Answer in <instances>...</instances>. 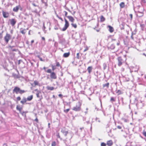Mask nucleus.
<instances>
[{
    "mask_svg": "<svg viewBox=\"0 0 146 146\" xmlns=\"http://www.w3.org/2000/svg\"><path fill=\"white\" fill-rule=\"evenodd\" d=\"M20 33L23 35H25L26 32V29H23L21 28L20 29Z\"/></svg>",
    "mask_w": 146,
    "mask_h": 146,
    "instance_id": "obj_16",
    "label": "nucleus"
},
{
    "mask_svg": "<svg viewBox=\"0 0 146 146\" xmlns=\"http://www.w3.org/2000/svg\"><path fill=\"white\" fill-rule=\"evenodd\" d=\"M46 68L45 67H44L43 68V69L45 70V71L46 72Z\"/></svg>",
    "mask_w": 146,
    "mask_h": 146,
    "instance_id": "obj_49",
    "label": "nucleus"
},
{
    "mask_svg": "<svg viewBox=\"0 0 146 146\" xmlns=\"http://www.w3.org/2000/svg\"><path fill=\"white\" fill-rule=\"evenodd\" d=\"M47 89L48 90H52L54 89V88L53 87L47 86L46 87Z\"/></svg>",
    "mask_w": 146,
    "mask_h": 146,
    "instance_id": "obj_23",
    "label": "nucleus"
},
{
    "mask_svg": "<svg viewBox=\"0 0 146 146\" xmlns=\"http://www.w3.org/2000/svg\"><path fill=\"white\" fill-rule=\"evenodd\" d=\"M57 136L59 138H60V136L59 135V134H58V135H57Z\"/></svg>",
    "mask_w": 146,
    "mask_h": 146,
    "instance_id": "obj_59",
    "label": "nucleus"
},
{
    "mask_svg": "<svg viewBox=\"0 0 146 146\" xmlns=\"http://www.w3.org/2000/svg\"><path fill=\"white\" fill-rule=\"evenodd\" d=\"M3 37V34L2 33H0V39L2 38Z\"/></svg>",
    "mask_w": 146,
    "mask_h": 146,
    "instance_id": "obj_41",
    "label": "nucleus"
},
{
    "mask_svg": "<svg viewBox=\"0 0 146 146\" xmlns=\"http://www.w3.org/2000/svg\"><path fill=\"white\" fill-rule=\"evenodd\" d=\"M50 123H48V128H50Z\"/></svg>",
    "mask_w": 146,
    "mask_h": 146,
    "instance_id": "obj_58",
    "label": "nucleus"
},
{
    "mask_svg": "<svg viewBox=\"0 0 146 146\" xmlns=\"http://www.w3.org/2000/svg\"><path fill=\"white\" fill-rule=\"evenodd\" d=\"M10 24L12 26H14L17 22L16 20L14 19H10Z\"/></svg>",
    "mask_w": 146,
    "mask_h": 146,
    "instance_id": "obj_8",
    "label": "nucleus"
},
{
    "mask_svg": "<svg viewBox=\"0 0 146 146\" xmlns=\"http://www.w3.org/2000/svg\"><path fill=\"white\" fill-rule=\"evenodd\" d=\"M105 20V18L104 17L103 15L100 16V21L101 22H103Z\"/></svg>",
    "mask_w": 146,
    "mask_h": 146,
    "instance_id": "obj_24",
    "label": "nucleus"
},
{
    "mask_svg": "<svg viewBox=\"0 0 146 146\" xmlns=\"http://www.w3.org/2000/svg\"><path fill=\"white\" fill-rule=\"evenodd\" d=\"M58 18L60 19L62 21H63V19L61 17H58Z\"/></svg>",
    "mask_w": 146,
    "mask_h": 146,
    "instance_id": "obj_44",
    "label": "nucleus"
},
{
    "mask_svg": "<svg viewBox=\"0 0 146 146\" xmlns=\"http://www.w3.org/2000/svg\"><path fill=\"white\" fill-rule=\"evenodd\" d=\"M117 93L118 95H120L122 94V92L120 90H117V92H116Z\"/></svg>",
    "mask_w": 146,
    "mask_h": 146,
    "instance_id": "obj_27",
    "label": "nucleus"
},
{
    "mask_svg": "<svg viewBox=\"0 0 146 146\" xmlns=\"http://www.w3.org/2000/svg\"><path fill=\"white\" fill-rule=\"evenodd\" d=\"M65 129H66L64 127V129L61 130V132L64 134L65 136H66L68 133V131H66Z\"/></svg>",
    "mask_w": 146,
    "mask_h": 146,
    "instance_id": "obj_9",
    "label": "nucleus"
},
{
    "mask_svg": "<svg viewBox=\"0 0 146 146\" xmlns=\"http://www.w3.org/2000/svg\"><path fill=\"white\" fill-rule=\"evenodd\" d=\"M11 35L10 34L7 33L4 37L5 41L7 44L8 43L9 41L11 39Z\"/></svg>",
    "mask_w": 146,
    "mask_h": 146,
    "instance_id": "obj_6",
    "label": "nucleus"
},
{
    "mask_svg": "<svg viewBox=\"0 0 146 146\" xmlns=\"http://www.w3.org/2000/svg\"><path fill=\"white\" fill-rule=\"evenodd\" d=\"M35 91H37V92L36 94V96L37 98H39L40 97L39 94L41 93V92L40 91L38 90L37 89H36L35 90Z\"/></svg>",
    "mask_w": 146,
    "mask_h": 146,
    "instance_id": "obj_19",
    "label": "nucleus"
},
{
    "mask_svg": "<svg viewBox=\"0 0 146 146\" xmlns=\"http://www.w3.org/2000/svg\"><path fill=\"white\" fill-rule=\"evenodd\" d=\"M115 48L114 45L113 44H112L111 45V46L110 47V48L112 49H113Z\"/></svg>",
    "mask_w": 146,
    "mask_h": 146,
    "instance_id": "obj_39",
    "label": "nucleus"
},
{
    "mask_svg": "<svg viewBox=\"0 0 146 146\" xmlns=\"http://www.w3.org/2000/svg\"><path fill=\"white\" fill-rule=\"evenodd\" d=\"M113 141L111 140L108 141H107L106 144L108 146H111L113 145Z\"/></svg>",
    "mask_w": 146,
    "mask_h": 146,
    "instance_id": "obj_10",
    "label": "nucleus"
},
{
    "mask_svg": "<svg viewBox=\"0 0 146 146\" xmlns=\"http://www.w3.org/2000/svg\"><path fill=\"white\" fill-rule=\"evenodd\" d=\"M116 42H117L116 44H117V45L118 46L120 45V42L119 40H118Z\"/></svg>",
    "mask_w": 146,
    "mask_h": 146,
    "instance_id": "obj_38",
    "label": "nucleus"
},
{
    "mask_svg": "<svg viewBox=\"0 0 146 146\" xmlns=\"http://www.w3.org/2000/svg\"><path fill=\"white\" fill-rule=\"evenodd\" d=\"M124 70H125V69L123 68H121V71L122 72H123L124 71Z\"/></svg>",
    "mask_w": 146,
    "mask_h": 146,
    "instance_id": "obj_42",
    "label": "nucleus"
},
{
    "mask_svg": "<svg viewBox=\"0 0 146 146\" xmlns=\"http://www.w3.org/2000/svg\"><path fill=\"white\" fill-rule=\"evenodd\" d=\"M26 92V91L24 90H22L18 87H15L14 89L13 90V93H15L16 94H18V93L20 94H22Z\"/></svg>",
    "mask_w": 146,
    "mask_h": 146,
    "instance_id": "obj_3",
    "label": "nucleus"
},
{
    "mask_svg": "<svg viewBox=\"0 0 146 146\" xmlns=\"http://www.w3.org/2000/svg\"><path fill=\"white\" fill-rule=\"evenodd\" d=\"M70 52H68L67 53H64L63 55V56L64 58H67L70 55Z\"/></svg>",
    "mask_w": 146,
    "mask_h": 146,
    "instance_id": "obj_18",
    "label": "nucleus"
},
{
    "mask_svg": "<svg viewBox=\"0 0 146 146\" xmlns=\"http://www.w3.org/2000/svg\"><path fill=\"white\" fill-rule=\"evenodd\" d=\"M82 103L80 101H78L76 104V106L72 108V110L76 111H80L81 109Z\"/></svg>",
    "mask_w": 146,
    "mask_h": 146,
    "instance_id": "obj_2",
    "label": "nucleus"
},
{
    "mask_svg": "<svg viewBox=\"0 0 146 146\" xmlns=\"http://www.w3.org/2000/svg\"><path fill=\"white\" fill-rule=\"evenodd\" d=\"M67 18L69 19V21L71 23H73L75 20L74 18L71 16H68Z\"/></svg>",
    "mask_w": 146,
    "mask_h": 146,
    "instance_id": "obj_11",
    "label": "nucleus"
},
{
    "mask_svg": "<svg viewBox=\"0 0 146 146\" xmlns=\"http://www.w3.org/2000/svg\"><path fill=\"white\" fill-rule=\"evenodd\" d=\"M143 135L145 137H146V131L144 130L143 132Z\"/></svg>",
    "mask_w": 146,
    "mask_h": 146,
    "instance_id": "obj_34",
    "label": "nucleus"
},
{
    "mask_svg": "<svg viewBox=\"0 0 146 146\" xmlns=\"http://www.w3.org/2000/svg\"><path fill=\"white\" fill-rule=\"evenodd\" d=\"M17 101H19L21 100V98L20 96H18L17 98Z\"/></svg>",
    "mask_w": 146,
    "mask_h": 146,
    "instance_id": "obj_35",
    "label": "nucleus"
},
{
    "mask_svg": "<svg viewBox=\"0 0 146 146\" xmlns=\"http://www.w3.org/2000/svg\"><path fill=\"white\" fill-rule=\"evenodd\" d=\"M56 145V143L55 141H53L51 144L52 146H55Z\"/></svg>",
    "mask_w": 146,
    "mask_h": 146,
    "instance_id": "obj_28",
    "label": "nucleus"
},
{
    "mask_svg": "<svg viewBox=\"0 0 146 146\" xmlns=\"http://www.w3.org/2000/svg\"><path fill=\"white\" fill-rule=\"evenodd\" d=\"M71 25L72 27H74L75 29L77 27V25L75 23H72L71 24Z\"/></svg>",
    "mask_w": 146,
    "mask_h": 146,
    "instance_id": "obj_25",
    "label": "nucleus"
},
{
    "mask_svg": "<svg viewBox=\"0 0 146 146\" xmlns=\"http://www.w3.org/2000/svg\"><path fill=\"white\" fill-rule=\"evenodd\" d=\"M35 121H36V122L37 123H38V119H37V118H36L35 119Z\"/></svg>",
    "mask_w": 146,
    "mask_h": 146,
    "instance_id": "obj_43",
    "label": "nucleus"
},
{
    "mask_svg": "<svg viewBox=\"0 0 146 146\" xmlns=\"http://www.w3.org/2000/svg\"><path fill=\"white\" fill-rule=\"evenodd\" d=\"M17 51V50L16 49H13L12 50V51H13H13Z\"/></svg>",
    "mask_w": 146,
    "mask_h": 146,
    "instance_id": "obj_51",
    "label": "nucleus"
},
{
    "mask_svg": "<svg viewBox=\"0 0 146 146\" xmlns=\"http://www.w3.org/2000/svg\"><path fill=\"white\" fill-rule=\"evenodd\" d=\"M108 27L109 28V31L110 33H112L114 31V30L113 27L110 25H108Z\"/></svg>",
    "mask_w": 146,
    "mask_h": 146,
    "instance_id": "obj_17",
    "label": "nucleus"
},
{
    "mask_svg": "<svg viewBox=\"0 0 146 146\" xmlns=\"http://www.w3.org/2000/svg\"><path fill=\"white\" fill-rule=\"evenodd\" d=\"M20 60H19V63H18V64H20Z\"/></svg>",
    "mask_w": 146,
    "mask_h": 146,
    "instance_id": "obj_63",
    "label": "nucleus"
},
{
    "mask_svg": "<svg viewBox=\"0 0 146 146\" xmlns=\"http://www.w3.org/2000/svg\"><path fill=\"white\" fill-rule=\"evenodd\" d=\"M142 1L144 3H145L146 2V0H142Z\"/></svg>",
    "mask_w": 146,
    "mask_h": 146,
    "instance_id": "obj_50",
    "label": "nucleus"
},
{
    "mask_svg": "<svg viewBox=\"0 0 146 146\" xmlns=\"http://www.w3.org/2000/svg\"><path fill=\"white\" fill-rule=\"evenodd\" d=\"M33 98V95H31L30 96H28L27 98V101H31Z\"/></svg>",
    "mask_w": 146,
    "mask_h": 146,
    "instance_id": "obj_20",
    "label": "nucleus"
},
{
    "mask_svg": "<svg viewBox=\"0 0 146 146\" xmlns=\"http://www.w3.org/2000/svg\"><path fill=\"white\" fill-rule=\"evenodd\" d=\"M124 56L125 57L124 59H123L121 56H119L117 58V65L119 66H121L126 62L127 60L126 55H125Z\"/></svg>",
    "mask_w": 146,
    "mask_h": 146,
    "instance_id": "obj_1",
    "label": "nucleus"
},
{
    "mask_svg": "<svg viewBox=\"0 0 146 146\" xmlns=\"http://www.w3.org/2000/svg\"><path fill=\"white\" fill-rule=\"evenodd\" d=\"M38 57L39 58L40 60L41 61H43L42 58L40 57L39 56H38Z\"/></svg>",
    "mask_w": 146,
    "mask_h": 146,
    "instance_id": "obj_40",
    "label": "nucleus"
},
{
    "mask_svg": "<svg viewBox=\"0 0 146 146\" xmlns=\"http://www.w3.org/2000/svg\"><path fill=\"white\" fill-rule=\"evenodd\" d=\"M27 101V98L25 97H23L22 99V100L20 102L22 104H26V102Z\"/></svg>",
    "mask_w": 146,
    "mask_h": 146,
    "instance_id": "obj_14",
    "label": "nucleus"
},
{
    "mask_svg": "<svg viewBox=\"0 0 146 146\" xmlns=\"http://www.w3.org/2000/svg\"><path fill=\"white\" fill-rule=\"evenodd\" d=\"M21 7L20 5H18L14 7L13 9V11L15 12H17L18 11L19 8Z\"/></svg>",
    "mask_w": 146,
    "mask_h": 146,
    "instance_id": "obj_13",
    "label": "nucleus"
},
{
    "mask_svg": "<svg viewBox=\"0 0 146 146\" xmlns=\"http://www.w3.org/2000/svg\"><path fill=\"white\" fill-rule=\"evenodd\" d=\"M76 58L78 59H79L80 58L79 53H77L76 54Z\"/></svg>",
    "mask_w": 146,
    "mask_h": 146,
    "instance_id": "obj_30",
    "label": "nucleus"
},
{
    "mask_svg": "<svg viewBox=\"0 0 146 146\" xmlns=\"http://www.w3.org/2000/svg\"><path fill=\"white\" fill-rule=\"evenodd\" d=\"M131 38L133 40H134V37L133 36V35H132L131 36Z\"/></svg>",
    "mask_w": 146,
    "mask_h": 146,
    "instance_id": "obj_47",
    "label": "nucleus"
},
{
    "mask_svg": "<svg viewBox=\"0 0 146 146\" xmlns=\"http://www.w3.org/2000/svg\"><path fill=\"white\" fill-rule=\"evenodd\" d=\"M110 85V83L109 82H107L106 84H104L103 85V88H109Z\"/></svg>",
    "mask_w": 146,
    "mask_h": 146,
    "instance_id": "obj_15",
    "label": "nucleus"
},
{
    "mask_svg": "<svg viewBox=\"0 0 146 146\" xmlns=\"http://www.w3.org/2000/svg\"><path fill=\"white\" fill-rule=\"evenodd\" d=\"M34 84L35 86L39 85V83L36 80H35L34 81Z\"/></svg>",
    "mask_w": 146,
    "mask_h": 146,
    "instance_id": "obj_26",
    "label": "nucleus"
},
{
    "mask_svg": "<svg viewBox=\"0 0 146 146\" xmlns=\"http://www.w3.org/2000/svg\"><path fill=\"white\" fill-rule=\"evenodd\" d=\"M42 40H44V41L45 40V39L44 37H42Z\"/></svg>",
    "mask_w": 146,
    "mask_h": 146,
    "instance_id": "obj_55",
    "label": "nucleus"
},
{
    "mask_svg": "<svg viewBox=\"0 0 146 146\" xmlns=\"http://www.w3.org/2000/svg\"><path fill=\"white\" fill-rule=\"evenodd\" d=\"M110 100L111 101L114 102L115 101V100L113 97H111L110 99Z\"/></svg>",
    "mask_w": 146,
    "mask_h": 146,
    "instance_id": "obj_36",
    "label": "nucleus"
},
{
    "mask_svg": "<svg viewBox=\"0 0 146 146\" xmlns=\"http://www.w3.org/2000/svg\"><path fill=\"white\" fill-rule=\"evenodd\" d=\"M52 69L53 71L56 69L54 67V66H53V65H52Z\"/></svg>",
    "mask_w": 146,
    "mask_h": 146,
    "instance_id": "obj_37",
    "label": "nucleus"
},
{
    "mask_svg": "<svg viewBox=\"0 0 146 146\" xmlns=\"http://www.w3.org/2000/svg\"><path fill=\"white\" fill-rule=\"evenodd\" d=\"M119 6H120V8H123L125 7V3L123 2H122L120 3L119 4Z\"/></svg>",
    "mask_w": 146,
    "mask_h": 146,
    "instance_id": "obj_22",
    "label": "nucleus"
},
{
    "mask_svg": "<svg viewBox=\"0 0 146 146\" xmlns=\"http://www.w3.org/2000/svg\"><path fill=\"white\" fill-rule=\"evenodd\" d=\"M16 108L17 110H18L22 115H25V116H26V112L24 111H23L22 112L21 111L23 109L22 107H20L18 105H17Z\"/></svg>",
    "mask_w": 146,
    "mask_h": 146,
    "instance_id": "obj_7",
    "label": "nucleus"
},
{
    "mask_svg": "<svg viewBox=\"0 0 146 146\" xmlns=\"http://www.w3.org/2000/svg\"><path fill=\"white\" fill-rule=\"evenodd\" d=\"M62 95L61 94H59L58 95V96L60 97H61L62 98Z\"/></svg>",
    "mask_w": 146,
    "mask_h": 146,
    "instance_id": "obj_48",
    "label": "nucleus"
},
{
    "mask_svg": "<svg viewBox=\"0 0 146 146\" xmlns=\"http://www.w3.org/2000/svg\"><path fill=\"white\" fill-rule=\"evenodd\" d=\"M63 13L64 14L65 16L67 17V16H67L68 13L66 11H64L63 12Z\"/></svg>",
    "mask_w": 146,
    "mask_h": 146,
    "instance_id": "obj_29",
    "label": "nucleus"
},
{
    "mask_svg": "<svg viewBox=\"0 0 146 146\" xmlns=\"http://www.w3.org/2000/svg\"><path fill=\"white\" fill-rule=\"evenodd\" d=\"M117 128L119 129H121V127L120 126H117Z\"/></svg>",
    "mask_w": 146,
    "mask_h": 146,
    "instance_id": "obj_46",
    "label": "nucleus"
},
{
    "mask_svg": "<svg viewBox=\"0 0 146 146\" xmlns=\"http://www.w3.org/2000/svg\"><path fill=\"white\" fill-rule=\"evenodd\" d=\"M55 96L54 95H53V98H55Z\"/></svg>",
    "mask_w": 146,
    "mask_h": 146,
    "instance_id": "obj_60",
    "label": "nucleus"
},
{
    "mask_svg": "<svg viewBox=\"0 0 146 146\" xmlns=\"http://www.w3.org/2000/svg\"><path fill=\"white\" fill-rule=\"evenodd\" d=\"M88 50V48H86L84 51V52H85L87 50Z\"/></svg>",
    "mask_w": 146,
    "mask_h": 146,
    "instance_id": "obj_53",
    "label": "nucleus"
},
{
    "mask_svg": "<svg viewBox=\"0 0 146 146\" xmlns=\"http://www.w3.org/2000/svg\"><path fill=\"white\" fill-rule=\"evenodd\" d=\"M92 66H89L87 70H88V72L89 74H90L91 73V72L92 71Z\"/></svg>",
    "mask_w": 146,
    "mask_h": 146,
    "instance_id": "obj_21",
    "label": "nucleus"
},
{
    "mask_svg": "<svg viewBox=\"0 0 146 146\" xmlns=\"http://www.w3.org/2000/svg\"><path fill=\"white\" fill-rule=\"evenodd\" d=\"M55 30H58V28H55Z\"/></svg>",
    "mask_w": 146,
    "mask_h": 146,
    "instance_id": "obj_62",
    "label": "nucleus"
},
{
    "mask_svg": "<svg viewBox=\"0 0 146 146\" xmlns=\"http://www.w3.org/2000/svg\"><path fill=\"white\" fill-rule=\"evenodd\" d=\"M56 66L57 67L61 66L59 62H56Z\"/></svg>",
    "mask_w": 146,
    "mask_h": 146,
    "instance_id": "obj_33",
    "label": "nucleus"
},
{
    "mask_svg": "<svg viewBox=\"0 0 146 146\" xmlns=\"http://www.w3.org/2000/svg\"><path fill=\"white\" fill-rule=\"evenodd\" d=\"M116 41V40L115 39H112L111 40V41L113 42H113L114 41Z\"/></svg>",
    "mask_w": 146,
    "mask_h": 146,
    "instance_id": "obj_45",
    "label": "nucleus"
},
{
    "mask_svg": "<svg viewBox=\"0 0 146 146\" xmlns=\"http://www.w3.org/2000/svg\"><path fill=\"white\" fill-rule=\"evenodd\" d=\"M96 31L97 32H99L100 31V30H96Z\"/></svg>",
    "mask_w": 146,
    "mask_h": 146,
    "instance_id": "obj_61",
    "label": "nucleus"
},
{
    "mask_svg": "<svg viewBox=\"0 0 146 146\" xmlns=\"http://www.w3.org/2000/svg\"><path fill=\"white\" fill-rule=\"evenodd\" d=\"M64 20L65 21V23L64 27L61 30L62 31H66L69 26V22L67 21V20L65 18H64Z\"/></svg>",
    "mask_w": 146,
    "mask_h": 146,
    "instance_id": "obj_5",
    "label": "nucleus"
},
{
    "mask_svg": "<svg viewBox=\"0 0 146 146\" xmlns=\"http://www.w3.org/2000/svg\"><path fill=\"white\" fill-rule=\"evenodd\" d=\"M106 144L104 142H102L101 143V146H106Z\"/></svg>",
    "mask_w": 146,
    "mask_h": 146,
    "instance_id": "obj_32",
    "label": "nucleus"
},
{
    "mask_svg": "<svg viewBox=\"0 0 146 146\" xmlns=\"http://www.w3.org/2000/svg\"><path fill=\"white\" fill-rule=\"evenodd\" d=\"M3 16L4 18H7L9 16V14L7 12H6L3 11H2Z\"/></svg>",
    "mask_w": 146,
    "mask_h": 146,
    "instance_id": "obj_12",
    "label": "nucleus"
},
{
    "mask_svg": "<svg viewBox=\"0 0 146 146\" xmlns=\"http://www.w3.org/2000/svg\"><path fill=\"white\" fill-rule=\"evenodd\" d=\"M46 72L50 73V76L51 79H56L57 78V76L56 74L54 72H52V70L50 69H48L46 71Z\"/></svg>",
    "mask_w": 146,
    "mask_h": 146,
    "instance_id": "obj_4",
    "label": "nucleus"
},
{
    "mask_svg": "<svg viewBox=\"0 0 146 146\" xmlns=\"http://www.w3.org/2000/svg\"><path fill=\"white\" fill-rule=\"evenodd\" d=\"M34 42V40H32L31 41V44Z\"/></svg>",
    "mask_w": 146,
    "mask_h": 146,
    "instance_id": "obj_56",
    "label": "nucleus"
},
{
    "mask_svg": "<svg viewBox=\"0 0 146 146\" xmlns=\"http://www.w3.org/2000/svg\"><path fill=\"white\" fill-rule=\"evenodd\" d=\"M129 15L131 19H132V17H133L132 15V14H130Z\"/></svg>",
    "mask_w": 146,
    "mask_h": 146,
    "instance_id": "obj_52",
    "label": "nucleus"
},
{
    "mask_svg": "<svg viewBox=\"0 0 146 146\" xmlns=\"http://www.w3.org/2000/svg\"><path fill=\"white\" fill-rule=\"evenodd\" d=\"M13 46H9V47L11 49H12L13 47Z\"/></svg>",
    "mask_w": 146,
    "mask_h": 146,
    "instance_id": "obj_54",
    "label": "nucleus"
},
{
    "mask_svg": "<svg viewBox=\"0 0 146 146\" xmlns=\"http://www.w3.org/2000/svg\"><path fill=\"white\" fill-rule=\"evenodd\" d=\"M70 109H67L66 110H64V112L66 113H67L70 110Z\"/></svg>",
    "mask_w": 146,
    "mask_h": 146,
    "instance_id": "obj_31",
    "label": "nucleus"
},
{
    "mask_svg": "<svg viewBox=\"0 0 146 146\" xmlns=\"http://www.w3.org/2000/svg\"><path fill=\"white\" fill-rule=\"evenodd\" d=\"M31 31V30H30L29 31V32H28V34L29 35H30L31 34V33H30V32Z\"/></svg>",
    "mask_w": 146,
    "mask_h": 146,
    "instance_id": "obj_57",
    "label": "nucleus"
},
{
    "mask_svg": "<svg viewBox=\"0 0 146 146\" xmlns=\"http://www.w3.org/2000/svg\"><path fill=\"white\" fill-rule=\"evenodd\" d=\"M145 98H146V94H145Z\"/></svg>",
    "mask_w": 146,
    "mask_h": 146,
    "instance_id": "obj_64",
    "label": "nucleus"
}]
</instances>
